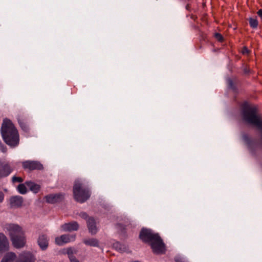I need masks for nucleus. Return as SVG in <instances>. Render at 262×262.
I'll list each match as a JSON object with an SVG mask.
<instances>
[{
  "mask_svg": "<svg viewBox=\"0 0 262 262\" xmlns=\"http://www.w3.org/2000/svg\"><path fill=\"white\" fill-rule=\"evenodd\" d=\"M5 195L4 193L2 191H0V204L2 203L4 200Z\"/></svg>",
  "mask_w": 262,
  "mask_h": 262,
  "instance_id": "obj_31",
  "label": "nucleus"
},
{
  "mask_svg": "<svg viewBox=\"0 0 262 262\" xmlns=\"http://www.w3.org/2000/svg\"><path fill=\"white\" fill-rule=\"evenodd\" d=\"M66 250V253L68 254L69 259H70L71 257H74V256L73 255V254H76L77 253V251L75 249L72 248L71 247L67 248Z\"/></svg>",
  "mask_w": 262,
  "mask_h": 262,
  "instance_id": "obj_24",
  "label": "nucleus"
},
{
  "mask_svg": "<svg viewBox=\"0 0 262 262\" xmlns=\"http://www.w3.org/2000/svg\"><path fill=\"white\" fill-rule=\"evenodd\" d=\"M36 258L30 252L23 251L18 255L16 262H35Z\"/></svg>",
  "mask_w": 262,
  "mask_h": 262,
  "instance_id": "obj_10",
  "label": "nucleus"
},
{
  "mask_svg": "<svg viewBox=\"0 0 262 262\" xmlns=\"http://www.w3.org/2000/svg\"><path fill=\"white\" fill-rule=\"evenodd\" d=\"M243 72L245 74H249L250 72V69L249 66H246L243 70Z\"/></svg>",
  "mask_w": 262,
  "mask_h": 262,
  "instance_id": "obj_29",
  "label": "nucleus"
},
{
  "mask_svg": "<svg viewBox=\"0 0 262 262\" xmlns=\"http://www.w3.org/2000/svg\"><path fill=\"white\" fill-rule=\"evenodd\" d=\"M256 149L257 148H251V151L252 152H254L256 150Z\"/></svg>",
  "mask_w": 262,
  "mask_h": 262,
  "instance_id": "obj_36",
  "label": "nucleus"
},
{
  "mask_svg": "<svg viewBox=\"0 0 262 262\" xmlns=\"http://www.w3.org/2000/svg\"><path fill=\"white\" fill-rule=\"evenodd\" d=\"M2 149H3V150H2V151H3V152L6 151V150H5V149H6V148H2Z\"/></svg>",
  "mask_w": 262,
  "mask_h": 262,
  "instance_id": "obj_37",
  "label": "nucleus"
},
{
  "mask_svg": "<svg viewBox=\"0 0 262 262\" xmlns=\"http://www.w3.org/2000/svg\"><path fill=\"white\" fill-rule=\"evenodd\" d=\"M12 181L13 183H22L24 181V179L21 177L13 176L12 178Z\"/></svg>",
  "mask_w": 262,
  "mask_h": 262,
  "instance_id": "obj_27",
  "label": "nucleus"
},
{
  "mask_svg": "<svg viewBox=\"0 0 262 262\" xmlns=\"http://www.w3.org/2000/svg\"><path fill=\"white\" fill-rule=\"evenodd\" d=\"M25 184L34 193H38L40 189V185L32 181H26L25 182Z\"/></svg>",
  "mask_w": 262,
  "mask_h": 262,
  "instance_id": "obj_16",
  "label": "nucleus"
},
{
  "mask_svg": "<svg viewBox=\"0 0 262 262\" xmlns=\"http://www.w3.org/2000/svg\"><path fill=\"white\" fill-rule=\"evenodd\" d=\"M202 33V37L205 39V38H206V35L205 34H204L203 33Z\"/></svg>",
  "mask_w": 262,
  "mask_h": 262,
  "instance_id": "obj_35",
  "label": "nucleus"
},
{
  "mask_svg": "<svg viewBox=\"0 0 262 262\" xmlns=\"http://www.w3.org/2000/svg\"><path fill=\"white\" fill-rule=\"evenodd\" d=\"M242 139L245 143L248 146H250L253 142L252 138L247 133H243L242 134Z\"/></svg>",
  "mask_w": 262,
  "mask_h": 262,
  "instance_id": "obj_19",
  "label": "nucleus"
},
{
  "mask_svg": "<svg viewBox=\"0 0 262 262\" xmlns=\"http://www.w3.org/2000/svg\"><path fill=\"white\" fill-rule=\"evenodd\" d=\"M214 37L220 43H223L225 41L224 36L220 33H215Z\"/></svg>",
  "mask_w": 262,
  "mask_h": 262,
  "instance_id": "obj_25",
  "label": "nucleus"
},
{
  "mask_svg": "<svg viewBox=\"0 0 262 262\" xmlns=\"http://www.w3.org/2000/svg\"><path fill=\"white\" fill-rule=\"evenodd\" d=\"M83 243L90 247H98L99 246V241L95 238H85L83 241Z\"/></svg>",
  "mask_w": 262,
  "mask_h": 262,
  "instance_id": "obj_17",
  "label": "nucleus"
},
{
  "mask_svg": "<svg viewBox=\"0 0 262 262\" xmlns=\"http://www.w3.org/2000/svg\"><path fill=\"white\" fill-rule=\"evenodd\" d=\"M49 239L46 234H41L37 239V243L40 248L45 251L47 249L49 246Z\"/></svg>",
  "mask_w": 262,
  "mask_h": 262,
  "instance_id": "obj_12",
  "label": "nucleus"
},
{
  "mask_svg": "<svg viewBox=\"0 0 262 262\" xmlns=\"http://www.w3.org/2000/svg\"><path fill=\"white\" fill-rule=\"evenodd\" d=\"M185 9L189 12H191V5L190 4H187L185 6Z\"/></svg>",
  "mask_w": 262,
  "mask_h": 262,
  "instance_id": "obj_30",
  "label": "nucleus"
},
{
  "mask_svg": "<svg viewBox=\"0 0 262 262\" xmlns=\"http://www.w3.org/2000/svg\"><path fill=\"white\" fill-rule=\"evenodd\" d=\"M175 261L176 262H185L180 258H176L175 259Z\"/></svg>",
  "mask_w": 262,
  "mask_h": 262,
  "instance_id": "obj_34",
  "label": "nucleus"
},
{
  "mask_svg": "<svg viewBox=\"0 0 262 262\" xmlns=\"http://www.w3.org/2000/svg\"><path fill=\"white\" fill-rule=\"evenodd\" d=\"M5 228L8 232L13 246L20 249L24 247L26 243L25 233L22 228L17 224H8Z\"/></svg>",
  "mask_w": 262,
  "mask_h": 262,
  "instance_id": "obj_3",
  "label": "nucleus"
},
{
  "mask_svg": "<svg viewBox=\"0 0 262 262\" xmlns=\"http://www.w3.org/2000/svg\"><path fill=\"white\" fill-rule=\"evenodd\" d=\"M26 185L25 184V183L20 184L18 185L17 187V190L20 194H24L27 192V190Z\"/></svg>",
  "mask_w": 262,
  "mask_h": 262,
  "instance_id": "obj_21",
  "label": "nucleus"
},
{
  "mask_svg": "<svg viewBox=\"0 0 262 262\" xmlns=\"http://www.w3.org/2000/svg\"><path fill=\"white\" fill-rule=\"evenodd\" d=\"M113 248L118 251L123 250V245L119 242H116L113 243Z\"/></svg>",
  "mask_w": 262,
  "mask_h": 262,
  "instance_id": "obj_23",
  "label": "nucleus"
},
{
  "mask_svg": "<svg viewBox=\"0 0 262 262\" xmlns=\"http://www.w3.org/2000/svg\"><path fill=\"white\" fill-rule=\"evenodd\" d=\"M83 219L86 220L89 232L92 235H95L98 232L96 222L93 217L89 216L86 213L83 212Z\"/></svg>",
  "mask_w": 262,
  "mask_h": 262,
  "instance_id": "obj_4",
  "label": "nucleus"
},
{
  "mask_svg": "<svg viewBox=\"0 0 262 262\" xmlns=\"http://www.w3.org/2000/svg\"><path fill=\"white\" fill-rule=\"evenodd\" d=\"M90 191L87 189L83 188V203L87 201L91 196Z\"/></svg>",
  "mask_w": 262,
  "mask_h": 262,
  "instance_id": "obj_22",
  "label": "nucleus"
},
{
  "mask_svg": "<svg viewBox=\"0 0 262 262\" xmlns=\"http://www.w3.org/2000/svg\"><path fill=\"white\" fill-rule=\"evenodd\" d=\"M238 82V79L237 77H234L232 78H229L227 79V83L228 88L231 89L234 92L237 93L238 89L237 88L236 84Z\"/></svg>",
  "mask_w": 262,
  "mask_h": 262,
  "instance_id": "obj_15",
  "label": "nucleus"
},
{
  "mask_svg": "<svg viewBox=\"0 0 262 262\" xmlns=\"http://www.w3.org/2000/svg\"><path fill=\"white\" fill-rule=\"evenodd\" d=\"M73 191L74 199L77 202L82 203V183L80 180L75 181Z\"/></svg>",
  "mask_w": 262,
  "mask_h": 262,
  "instance_id": "obj_9",
  "label": "nucleus"
},
{
  "mask_svg": "<svg viewBox=\"0 0 262 262\" xmlns=\"http://www.w3.org/2000/svg\"><path fill=\"white\" fill-rule=\"evenodd\" d=\"M65 194L63 193H58L55 194H50L45 196L46 201L50 204H55L62 202L64 199Z\"/></svg>",
  "mask_w": 262,
  "mask_h": 262,
  "instance_id": "obj_8",
  "label": "nucleus"
},
{
  "mask_svg": "<svg viewBox=\"0 0 262 262\" xmlns=\"http://www.w3.org/2000/svg\"><path fill=\"white\" fill-rule=\"evenodd\" d=\"M60 228L64 232H72L77 231L79 228V225L76 222L73 221L64 223L61 225Z\"/></svg>",
  "mask_w": 262,
  "mask_h": 262,
  "instance_id": "obj_11",
  "label": "nucleus"
},
{
  "mask_svg": "<svg viewBox=\"0 0 262 262\" xmlns=\"http://www.w3.org/2000/svg\"><path fill=\"white\" fill-rule=\"evenodd\" d=\"M1 133L4 141L8 145L18 146L19 141L18 132L10 119L5 118L3 120Z\"/></svg>",
  "mask_w": 262,
  "mask_h": 262,
  "instance_id": "obj_2",
  "label": "nucleus"
},
{
  "mask_svg": "<svg viewBox=\"0 0 262 262\" xmlns=\"http://www.w3.org/2000/svg\"><path fill=\"white\" fill-rule=\"evenodd\" d=\"M14 170V168L9 162L0 161V179L9 176Z\"/></svg>",
  "mask_w": 262,
  "mask_h": 262,
  "instance_id": "obj_6",
  "label": "nucleus"
},
{
  "mask_svg": "<svg viewBox=\"0 0 262 262\" xmlns=\"http://www.w3.org/2000/svg\"><path fill=\"white\" fill-rule=\"evenodd\" d=\"M23 168L29 171L34 170H40L43 169L42 164L37 161L27 160L22 162Z\"/></svg>",
  "mask_w": 262,
  "mask_h": 262,
  "instance_id": "obj_5",
  "label": "nucleus"
},
{
  "mask_svg": "<svg viewBox=\"0 0 262 262\" xmlns=\"http://www.w3.org/2000/svg\"><path fill=\"white\" fill-rule=\"evenodd\" d=\"M71 262H79L78 260L75 257V256L71 257L70 259Z\"/></svg>",
  "mask_w": 262,
  "mask_h": 262,
  "instance_id": "obj_32",
  "label": "nucleus"
},
{
  "mask_svg": "<svg viewBox=\"0 0 262 262\" xmlns=\"http://www.w3.org/2000/svg\"><path fill=\"white\" fill-rule=\"evenodd\" d=\"M9 248V243L8 238L4 234L0 233V253L7 251Z\"/></svg>",
  "mask_w": 262,
  "mask_h": 262,
  "instance_id": "obj_13",
  "label": "nucleus"
},
{
  "mask_svg": "<svg viewBox=\"0 0 262 262\" xmlns=\"http://www.w3.org/2000/svg\"><path fill=\"white\" fill-rule=\"evenodd\" d=\"M16 257L15 253L10 252L5 254L1 262H13L16 259Z\"/></svg>",
  "mask_w": 262,
  "mask_h": 262,
  "instance_id": "obj_18",
  "label": "nucleus"
},
{
  "mask_svg": "<svg viewBox=\"0 0 262 262\" xmlns=\"http://www.w3.org/2000/svg\"><path fill=\"white\" fill-rule=\"evenodd\" d=\"M18 123L21 127V129L25 132H28L29 130V127L28 125L26 123L20 120H18Z\"/></svg>",
  "mask_w": 262,
  "mask_h": 262,
  "instance_id": "obj_26",
  "label": "nucleus"
},
{
  "mask_svg": "<svg viewBox=\"0 0 262 262\" xmlns=\"http://www.w3.org/2000/svg\"><path fill=\"white\" fill-rule=\"evenodd\" d=\"M139 238L143 243L150 246L154 254H164L166 253V245L159 233L143 227L140 231Z\"/></svg>",
  "mask_w": 262,
  "mask_h": 262,
  "instance_id": "obj_1",
  "label": "nucleus"
},
{
  "mask_svg": "<svg viewBox=\"0 0 262 262\" xmlns=\"http://www.w3.org/2000/svg\"><path fill=\"white\" fill-rule=\"evenodd\" d=\"M250 26L252 29H256L258 25V21L256 18L250 17L248 19Z\"/></svg>",
  "mask_w": 262,
  "mask_h": 262,
  "instance_id": "obj_20",
  "label": "nucleus"
},
{
  "mask_svg": "<svg viewBox=\"0 0 262 262\" xmlns=\"http://www.w3.org/2000/svg\"><path fill=\"white\" fill-rule=\"evenodd\" d=\"M23 199L20 196H13L10 199V203L12 207H20L22 206Z\"/></svg>",
  "mask_w": 262,
  "mask_h": 262,
  "instance_id": "obj_14",
  "label": "nucleus"
},
{
  "mask_svg": "<svg viewBox=\"0 0 262 262\" xmlns=\"http://www.w3.org/2000/svg\"><path fill=\"white\" fill-rule=\"evenodd\" d=\"M257 14L262 19V9H259L257 11Z\"/></svg>",
  "mask_w": 262,
  "mask_h": 262,
  "instance_id": "obj_33",
  "label": "nucleus"
},
{
  "mask_svg": "<svg viewBox=\"0 0 262 262\" xmlns=\"http://www.w3.org/2000/svg\"><path fill=\"white\" fill-rule=\"evenodd\" d=\"M75 238V234H65L55 237V243L58 246H62L64 244L74 241Z\"/></svg>",
  "mask_w": 262,
  "mask_h": 262,
  "instance_id": "obj_7",
  "label": "nucleus"
},
{
  "mask_svg": "<svg viewBox=\"0 0 262 262\" xmlns=\"http://www.w3.org/2000/svg\"><path fill=\"white\" fill-rule=\"evenodd\" d=\"M251 51L248 49L247 46H244L242 49L241 53L243 55L247 54L249 55Z\"/></svg>",
  "mask_w": 262,
  "mask_h": 262,
  "instance_id": "obj_28",
  "label": "nucleus"
}]
</instances>
